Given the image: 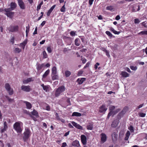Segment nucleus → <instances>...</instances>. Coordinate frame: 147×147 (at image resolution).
<instances>
[{
    "label": "nucleus",
    "mask_w": 147,
    "mask_h": 147,
    "mask_svg": "<svg viewBox=\"0 0 147 147\" xmlns=\"http://www.w3.org/2000/svg\"><path fill=\"white\" fill-rule=\"evenodd\" d=\"M130 135V134L129 131H127L125 134V140H128Z\"/></svg>",
    "instance_id": "29"
},
{
    "label": "nucleus",
    "mask_w": 147,
    "mask_h": 147,
    "mask_svg": "<svg viewBox=\"0 0 147 147\" xmlns=\"http://www.w3.org/2000/svg\"><path fill=\"white\" fill-rule=\"evenodd\" d=\"M139 116L141 117H144L146 115V114L143 113H140L139 114Z\"/></svg>",
    "instance_id": "46"
},
{
    "label": "nucleus",
    "mask_w": 147,
    "mask_h": 147,
    "mask_svg": "<svg viewBox=\"0 0 147 147\" xmlns=\"http://www.w3.org/2000/svg\"><path fill=\"white\" fill-rule=\"evenodd\" d=\"M140 10V6L139 5H134L132 6V9L131 11L132 12H136Z\"/></svg>",
    "instance_id": "10"
},
{
    "label": "nucleus",
    "mask_w": 147,
    "mask_h": 147,
    "mask_svg": "<svg viewBox=\"0 0 147 147\" xmlns=\"http://www.w3.org/2000/svg\"><path fill=\"white\" fill-rule=\"evenodd\" d=\"M65 88L64 86H61L58 88L56 90L55 95L57 97L62 94V93L65 90Z\"/></svg>",
    "instance_id": "3"
},
{
    "label": "nucleus",
    "mask_w": 147,
    "mask_h": 147,
    "mask_svg": "<svg viewBox=\"0 0 147 147\" xmlns=\"http://www.w3.org/2000/svg\"><path fill=\"white\" fill-rule=\"evenodd\" d=\"M111 30L115 34H119L120 32H117L116 30H115L113 28H111Z\"/></svg>",
    "instance_id": "37"
},
{
    "label": "nucleus",
    "mask_w": 147,
    "mask_h": 147,
    "mask_svg": "<svg viewBox=\"0 0 147 147\" xmlns=\"http://www.w3.org/2000/svg\"><path fill=\"white\" fill-rule=\"evenodd\" d=\"M24 102L25 103L27 109H30L31 108L32 105L30 102L26 101H24Z\"/></svg>",
    "instance_id": "21"
},
{
    "label": "nucleus",
    "mask_w": 147,
    "mask_h": 147,
    "mask_svg": "<svg viewBox=\"0 0 147 147\" xmlns=\"http://www.w3.org/2000/svg\"><path fill=\"white\" fill-rule=\"evenodd\" d=\"M43 58H46L47 57L48 55L45 51H44L43 52Z\"/></svg>",
    "instance_id": "39"
},
{
    "label": "nucleus",
    "mask_w": 147,
    "mask_h": 147,
    "mask_svg": "<svg viewBox=\"0 0 147 147\" xmlns=\"http://www.w3.org/2000/svg\"><path fill=\"white\" fill-rule=\"evenodd\" d=\"M85 80L86 78H82L81 79L78 78L77 79V81L79 84H82Z\"/></svg>",
    "instance_id": "22"
},
{
    "label": "nucleus",
    "mask_w": 147,
    "mask_h": 147,
    "mask_svg": "<svg viewBox=\"0 0 147 147\" xmlns=\"http://www.w3.org/2000/svg\"><path fill=\"white\" fill-rule=\"evenodd\" d=\"M41 86L42 87L43 90L47 92L48 90V86H45L43 84H42L41 85Z\"/></svg>",
    "instance_id": "33"
},
{
    "label": "nucleus",
    "mask_w": 147,
    "mask_h": 147,
    "mask_svg": "<svg viewBox=\"0 0 147 147\" xmlns=\"http://www.w3.org/2000/svg\"><path fill=\"white\" fill-rule=\"evenodd\" d=\"M5 88L8 92L9 94L10 95H12L13 91V89L11 88L10 86L8 83H6L5 84Z\"/></svg>",
    "instance_id": "4"
},
{
    "label": "nucleus",
    "mask_w": 147,
    "mask_h": 147,
    "mask_svg": "<svg viewBox=\"0 0 147 147\" xmlns=\"http://www.w3.org/2000/svg\"><path fill=\"white\" fill-rule=\"evenodd\" d=\"M10 6L11 10H13L16 7L17 4L15 3L11 2L10 4Z\"/></svg>",
    "instance_id": "24"
},
{
    "label": "nucleus",
    "mask_w": 147,
    "mask_h": 147,
    "mask_svg": "<svg viewBox=\"0 0 147 147\" xmlns=\"http://www.w3.org/2000/svg\"><path fill=\"white\" fill-rule=\"evenodd\" d=\"M107 108H106L105 106L102 105L100 108L99 112L101 113H105L107 110Z\"/></svg>",
    "instance_id": "14"
},
{
    "label": "nucleus",
    "mask_w": 147,
    "mask_h": 147,
    "mask_svg": "<svg viewBox=\"0 0 147 147\" xmlns=\"http://www.w3.org/2000/svg\"><path fill=\"white\" fill-rule=\"evenodd\" d=\"M18 5L20 8L22 9H25L24 4L22 0H18Z\"/></svg>",
    "instance_id": "8"
},
{
    "label": "nucleus",
    "mask_w": 147,
    "mask_h": 147,
    "mask_svg": "<svg viewBox=\"0 0 147 147\" xmlns=\"http://www.w3.org/2000/svg\"><path fill=\"white\" fill-rule=\"evenodd\" d=\"M93 127V123H89L88 125L87 126V129L89 130H92Z\"/></svg>",
    "instance_id": "26"
},
{
    "label": "nucleus",
    "mask_w": 147,
    "mask_h": 147,
    "mask_svg": "<svg viewBox=\"0 0 147 147\" xmlns=\"http://www.w3.org/2000/svg\"><path fill=\"white\" fill-rule=\"evenodd\" d=\"M50 72L49 69H48L47 70L42 76V78H45L49 74Z\"/></svg>",
    "instance_id": "32"
},
{
    "label": "nucleus",
    "mask_w": 147,
    "mask_h": 147,
    "mask_svg": "<svg viewBox=\"0 0 147 147\" xmlns=\"http://www.w3.org/2000/svg\"><path fill=\"white\" fill-rule=\"evenodd\" d=\"M119 122V121L118 119L115 120L111 124V127H116L118 124Z\"/></svg>",
    "instance_id": "15"
},
{
    "label": "nucleus",
    "mask_w": 147,
    "mask_h": 147,
    "mask_svg": "<svg viewBox=\"0 0 147 147\" xmlns=\"http://www.w3.org/2000/svg\"><path fill=\"white\" fill-rule=\"evenodd\" d=\"M36 65V69L38 71H39L41 69H42L43 67H44L45 66V65L44 63H42V64H40L39 63H37Z\"/></svg>",
    "instance_id": "13"
},
{
    "label": "nucleus",
    "mask_w": 147,
    "mask_h": 147,
    "mask_svg": "<svg viewBox=\"0 0 147 147\" xmlns=\"http://www.w3.org/2000/svg\"><path fill=\"white\" fill-rule=\"evenodd\" d=\"M26 42H24L21 43L20 44V46L22 47L23 49H24L25 47L26 44Z\"/></svg>",
    "instance_id": "36"
},
{
    "label": "nucleus",
    "mask_w": 147,
    "mask_h": 147,
    "mask_svg": "<svg viewBox=\"0 0 147 147\" xmlns=\"http://www.w3.org/2000/svg\"><path fill=\"white\" fill-rule=\"evenodd\" d=\"M120 18V17L119 15H117L115 18V19L116 20H119Z\"/></svg>",
    "instance_id": "64"
},
{
    "label": "nucleus",
    "mask_w": 147,
    "mask_h": 147,
    "mask_svg": "<svg viewBox=\"0 0 147 147\" xmlns=\"http://www.w3.org/2000/svg\"><path fill=\"white\" fill-rule=\"evenodd\" d=\"M70 34L71 36H74L75 35L76 32L74 31H71L70 32Z\"/></svg>",
    "instance_id": "50"
},
{
    "label": "nucleus",
    "mask_w": 147,
    "mask_h": 147,
    "mask_svg": "<svg viewBox=\"0 0 147 147\" xmlns=\"http://www.w3.org/2000/svg\"><path fill=\"white\" fill-rule=\"evenodd\" d=\"M140 22L139 20L138 19H135L134 20V23L135 24H138Z\"/></svg>",
    "instance_id": "57"
},
{
    "label": "nucleus",
    "mask_w": 147,
    "mask_h": 147,
    "mask_svg": "<svg viewBox=\"0 0 147 147\" xmlns=\"http://www.w3.org/2000/svg\"><path fill=\"white\" fill-rule=\"evenodd\" d=\"M83 71L82 70L79 71L78 73V76H81L83 74Z\"/></svg>",
    "instance_id": "51"
},
{
    "label": "nucleus",
    "mask_w": 147,
    "mask_h": 147,
    "mask_svg": "<svg viewBox=\"0 0 147 147\" xmlns=\"http://www.w3.org/2000/svg\"><path fill=\"white\" fill-rule=\"evenodd\" d=\"M79 40V39L78 38H77L75 39V45L77 46H79L80 45V43L78 42V41Z\"/></svg>",
    "instance_id": "34"
},
{
    "label": "nucleus",
    "mask_w": 147,
    "mask_h": 147,
    "mask_svg": "<svg viewBox=\"0 0 147 147\" xmlns=\"http://www.w3.org/2000/svg\"><path fill=\"white\" fill-rule=\"evenodd\" d=\"M26 36H27L28 35V33L29 32V25H28V26H26Z\"/></svg>",
    "instance_id": "42"
},
{
    "label": "nucleus",
    "mask_w": 147,
    "mask_h": 147,
    "mask_svg": "<svg viewBox=\"0 0 147 147\" xmlns=\"http://www.w3.org/2000/svg\"><path fill=\"white\" fill-rule=\"evenodd\" d=\"M81 142L83 145H86L87 143V139L86 136L82 135L80 136Z\"/></svg>",
    "instance_id": "7"
},
{
    "label": "nucleus",
    "mask_w": 147,
    "mask_h": 147,
    "mask_svg": "<svg viewBox=\"0 0 147 147\" xmlns=\"http://www.w3.org/2000/svg\"><path fill=\"white\" fill-rule=\"evenodd\" d=\"M14 51H15V53H19L21 51V49H20L19 48H15Z\"/></svg>",
    "instance_id": "38"
},
{
    "label": "nucleus",
    "mask_w": 147,
    "mask_h": 147,
    "mask_svg": "<svg viewBox=\"0 0 147 147\" xmlns=\"http://www.w3.org/2000/svg\"><path fill=\"white\" fill-rule=\"evenodd\" d=\"M105 33L107 35L109 36H110V37H112V34L110 33V32L109 31H106Z\"/></svg>",
    "instance_id": "43"
},
{
    "label": "nucleus",
    "mask_w": 147,
    "mask_h": 147,
    "mask_svg": "<svg viewBox=\"0 0 147 147\" xmlns=\"http://www.w3.org/2000/svg\"><path fill=\"white\" fill-rule=\"evenodd\" d=\"M57 71L56 67L54 66L53 67L52 69V74L53 75H55L57 74Z\"/></svg>",
    "instance_id": "30"
},
{
    "label": "nucleus",
    "mask_w": 147,
    "mask_h": 147,
    "mask_svg": "<svg viewBox=\"0 0 147 147\" xmlns=\"http://www.w3.org/2000/svg\"><path fill=\"white\" fill-rule=\"evenodd\" d=\"M34 80L32 78H27V79L24 80H23V83L24 84H26L29 82L33 81Z\"/></svg>",
    "instance_id": "16"
},
{
    "label": "nucleus",
    "mask_w": 147,
    "mask_h": 147,
    "mask_svg": "<svg viewBox=\"0 0 147 147\" xmlns=\"http://www.w3.org/2000/svg\"><path fill=\"white\" fill-rule=\"evenodd\" d=\"M61 12H65V5L64 4L63 6H62L61 8L60 9Z\"/></svg>",
    "instance_id": "41"
},
{
    "label": "nucleus",
    "mask_w": 147,
    "mask_h": 147,
    "mask_svg": "<svg viewBox=\"0 0 147 147\" xmlns=\"http://www.w3.org/2000/svg\"><path fill=\"white\" fill-rule=\"evenodd\" d=\"M90 63L89 62H88L86 64L85 66L84 67V68H86L87 67H88L90 65Z\"/></svg>",
    "instance_id": "52"
},
{
    "label": "nucleus",
    "mask_w": 147,
    "mask_h": 147,
    "mask_svg": "<svg viewBox=\"0 0 147 147\" xmlns=\"http://www.w3.org/2000/svg\"><path fill=\"white\" fill-rule=\"evenodd\" d=\"M100 65L98 63H97L94 65V68L95 69H97L98 68V66L99 65Z\"/></svg>",
    "instance_id": "56"
},
{
    "label": "nucleus",
    "mask_w": 147,
    "mask_h": 147,
    "mask_svg": "<svg viewBox=\"0 0 147 147\" xmlns=\"http://www.w3.org/2000/svg\"><path fill=\"white\" fill-rule=\"evenodd\" d=\"M37 27H36L35 28V30H34V32L33 33V34L34 35L36 34H37Z\"/></svg>",
    "instance_id": "59"
},
{
    "label": "nucleus",
    "mask_w": 147,
    "mask_h": 147,
    "mask_svg": "<svg viewBox=\"0 0 147 147\" xmlns=\"http://www.w3.org/2000/svg\"><path fill=\"white\" fill-rule=\"evenodd\" d=\"M144 105V104H142L140 105L139 106L137 107L136 109H139L141 107H142Z\"/></svg>",
    "instance_id": "62"
},
{
    "label": "nucleus",
    "mask_w": 147,
    "mask_h": 147,
    "mask_svg": "<svg viewBox=\"0 0 147 147\" xmlns=\"http://www.w3.org/2000/svg\"><path fill=\"white\" fill-rule=\"evenodd\" d=\"M71 74V72L68 70H66L65 72V75L66 77H69Z\"/></svg>",
    "instance_id": "31"
},
{
    "label": "nucleus",
    "mask_w": 147,
    "mask_h": 147,
    "mask_svg": "<svg viewBox=\"0 0 147 147\" xmlns=\"http://www.w3.org/2000/svg\"><path fill=\"white\" fill-rule=\"evenodd\" d=\"M31 114L32 115L35 116L36 118L39 117L38 112L35 109L33 110V111L31 112Z\"/></svg>",
    "instance_id": "23"
},
{
    "label": "nucleus",
    "mask_w": 147,
    "mask_h": 147,
    "mask_svg": "<svg viewBox=\"0 0 147 147\" xmlns=\"http://www.w3.org/2000/svg\"><path fill=\"white\" fill-rule=\"evenodd\" d=\"M24 135L23 139L24 141H26L28 140L31 135L30 129L28 128H26L25 131L24 133Z\"/></svg>",
    "instance_id": "2"
},
{
    "label": "nucleus",
    "mask_w": 147,
    "mask_h": 147,
    "mask_svg": "<svg viewBox=\"0 0 147 147\" xmlns=\"http://www.w3.org/2000/svg\"><path fill=\"white\" fill-rule=\"evenodd\" d=\"M101 140L102 143L106 142L107 140V136L104 133H102L101 135Z\"/></svg>",
    "instance_id": "12"
},
{
    "label": "nucleus",
    "mask_w": 147,
    "mask_h": 147,
    "mask_svg": "<svg viewBox=\"0 0 147 147\" xmlns=\"http://www.w3.org/2000/svg\"><path fill=\"white\" fill-rule=\"evenodd\" d=\"M121 75L123 77L126 78L129 76V74L125 71H122Z\"/></svg>",
    "instance_id": "25"
},
{
    "label": "nucleus",
    "mask_w": 147,
    "mask_h": 147,
    "mask_svg": "<svg viewBox=\"0 0 147 147\" xmlns=\"http://www.w3.org/2000/svg\"><path fill=\"white\" fill-rule=\"evenodd\" d=\"M117 135L116 134L115 132L112 133V140L113 142L116 141L117 139Z\"/></svg>",
    "instance_id": "17"
},
{
    "label": "nucleus",
    "mask_w": 147,
    "mask_h": 147,
    "mask_svg": "<svg viewBox=\"0 0 147 147\" xmlns=\"http://www.w3.org/2000/svg\"><path fill=\"white\" fill-rule=\"evenodd\" d=\"M21 88L22 90L26 92H29L31 90V89L29 86L22 85Z\"/></svg>",
    "instance_id": "6"
},
{
    "label": "nucleus",
    "mask_w": 147,
    "mask_h": 147,
    "mask_svg": "<svg viewBox=\"0 0 147 147\" xmlns=\"http://www.w3.org/2000/svg\"><path fill=\"white\" fill-rule=\"evenodd\" d=\"M129 129L130 131L131 132H133L134 131V128L132 125H130L129 127Z\"/></svg>",
    "instance_id": "48"
},
{
    "label": "nucleus",
    "mask_w": 147,
    "mask_h": 147,
    "mask_svg": "<svg viewBox=\"0 0 147 147\" xmlns=\"http://www.w3.org/2000/svg\"><path fill=\"white\" fill-rule=\"evenodd\" d=\"M59 78V77L57 75H54L52 76V79L53 80H57Z\"/></svg>",
    "instance_id": "40"
},
{
    "label": "nucleus",
    "mask_w": 147,
    "mask_h": 147,
    "mask_svg": "<svg viewBox=\"0 0 147 147\" xmlns=\"http://www.w3.org/2000/svg\"><path fill=\"white\" fill-rule=\"evenodd\" d=\"M141 24L144 26L145 27H147V22L145 21L142 22Z\"/></svg>",
    "instance_id": "47"
},
{
    "label": "nucleus",
    "mask_w": 147,
    "mask_h": 147,
    "mask_svg": "<svg viewBox=\"0 0 147 147\" xmlns=\"http://www.w3.org/2000/svg\"><path fill=\"white\" fill-rule=\"evenodd\" d=\"M56 6L55 5H53L49 9V10L48 11L47 13V16H49L50 15V14L52 11L53 10V9H54V8H55V7Z\"/></svg>",
    "instance_id": "18"
},
{
    "label": "nucleus",
    "mask_w": 147,
    "mask_h": 147,
    "mask_svg": "<svg viewBox=\"0 0 147 147\" xmlns=\"http://www.w3.org/2000/svg\"><path fill=\"white\" fill-rule=\"evenodd\" d=\"M138 34L142 35H147V31H141L139 32Z\"/></svg>",
    "instance_id": "45"
},
{
    "label": "nucleus",
    "mask_w": 147,
    "mask_h": 147,
    "mask_svg": "<svg viewBox=\"0 0 147 147\" xmlns=\"http://www.w3.org/2000/svg\"><path fill=\"white\" fill-rule=\"evenodd\" d=\"M14 14V12H9L6 13L5 14L8 17L11 18L13 16Z\"/></svg>",
    "instance_id": "27"
},
{
    "label": "nucleus",
    "mask_w": 147,
    "mask_h": 147,
    "mask_svg": "<svg viewBox=\"0 0 147 147\" xmlns=\"http://www.w3.org/2000/svg\"><path fill=\"white\" fill-rule=\"evenodd\" d=\"M56 118L58 120H59L60 119V118L58 114L56 113L55 114Z\"/></svg>",
    "instance_id": "53"
},
{
    "label": "nucleus",
    "mask_w": 147,
    "mask_h": 147,
    "mask_svg": "<svg viewBox=\"0 0 147 147\" xmlns=\"http://www.w3.org/2000/svg\"><path fill=\"white\" fill-rule=\"evenodd\" d=\"M106 55L109 57H110L109 52L107 50L105 52Z\"/></svg>",
    "instance_id": "58"
},
{
    "label": "nucleus",
    "mask_w": 147,
    "mask_h": 147,
    "mask_svg": "<svg viewBox=\"0 0 147 147\" xmlns=\"http://www.w3.org/2000/svg\"><path fill=\"white\" fill-rule=\"evenodd\" d=\"M18 26H12L9 28V31L11 32H15L18 30Z\"/></svg>",
    "instance_id": "9"
},
{
    "label": "nucleus",
    "mask_w": 147,
    "mask_h": 147,
    "mask_svg": "<svg viewBox=\"0 0 147 147\" xmlns=\"http://www.w3.org/2000/svg\"><path fill=\"white\" fill-rule=\"evenodd\" d=\"M11 10H11V8H5L4 9V11H5L6 13L10 12Z\"/></svg>",
    "instance_id": "44"
},
{
    "label": "nucleus",
    "mask_w": 147,
    "mask_h": 147,
    "mask_svg": "<svg viewBox=\"0 0 147 147\" xmlns=\"http://www.w3.org/2000/svg\"><path fill=\"white\" fill-rule=\"evenodd\" d=\"M113 7L112 6H108L106 7V9L107 10L113 11Z\"/></svg>",
    "instance_id": "35"
},
{
    "label": "nucleus",
    "mask_w": 147,
    "mask_h": 147,
    "mask_svg": "<svg viewBox=\"0 0 147 147\" xmlns=\"http://www.w3.org/2000/svg\"><path fill=\"white\" fill-rule=\"evenodd\" d=\"M67 145V144L66 142H63L62 144L61 147H65Z\"/></svg>",
    "instance_id": "60"
},
{
    "label": "nucleus",
    "mask_w": 147,
    "mask_h": 147,
    "mask_svg": "<svg viewBox=\"0 0 147 147\" xmlns=\"http://www.w3.org/2000/svg\"><path fill=\"white\" fill-rule=\"evenodd\" d=\"M72 145L74 146L79 147L80 146L79 142L78 140H75L72 143Z\"/></svg>",
    "instance_id": "19"
},
{
    "label": "nucleus",
    "mask_w": 147,
    "mask_h": 147,
    "mask_svg": "<svg viewBox=\"0 0 147 147\" xmlns=\"http://www.w3.org/2000/svg\"><path fill=\"white\" fill-rule=\"evenodd\" d=\"M41 6L40 5H39V4L37 6V11H38L40 9Z\"/></svg>",
    "instance_id": "63"
},
{
    "label": "nucleus",
    "mask_w": 147,
    "mask_h": 147,
    "mask_svg": "<svg viewBox=\"0 0 147 147\" xmlns=\"http://www.w3.org/2000/svg\"><path fill=\"white\" fill-rule=\"evenodd\" d=\"M81 60H82V62L83 64L85 63L86 62V60L85 58H82Z\"/></svg>",
    "instance_id": "55"
},
{
    "label": "nucleus",
    "mask_w": 147,
    "mask_h": 147,
    "mask_svg": "<svg viewBox=\"0 0 147 147\" xmlns=\"http://www.w3.org/2000/svg\"><path fill=\"white\" fill-rule=\"evenodd\" d=\"M81 116V113L77 112H74L72 115V116L80 117Z\"/></svg>",
    "instance_id": "28"
},
{
    "label": "nucleus",
    "mask_w": 147,
    "mask_h": 147,
    "mask_svg": "<svg viewBox=\"0 0 147 147\" xmlns=\"http://www.w3.org/2000/svg\"><path fill=\"white\" fill-rule=\"evenodd\" d=\"M130 68L132 70H136L137 69V67L136 66H130Z\"/></svg>",
    "instance_id": "49"
},
{
    "label": "nucleus",
    "mask_w": 147,
    "mask_h": 147,
    "mask_svg": "<svg viewBox=\"0 0 147 147\" xmlns=\"http://www.w3.org/2000/svg\"><path fill=\"white\" fill-rule=\"evenodd\" d=\"M115 107L113 106H110L109 107L110 112L109 113L107 118H109L112 115H114L116 113H114L113 111L115 109Z\"/></svg>",
    "instance_id": "5"
},
{
    "label": "nucleus",
    "mask_w": 147,
    "mask_h": 147,
    "mask_svg": "<svg viewBox=\"0 0 147 147\" xmlns=\"http://www.w3.org/2000/svg\"><path fill=\"white\" fill-rule=\"evenodd\" d=\"M4 128L1 130V132H3L6 131L7 128V123L6 121L4 122Z\"/></svg>",
    "instance_id": "20"
},
{
    "label": "nucleus",
    "mask_w": 147,
    "mask_h": 147,
    "mask_svg": "<svg viewBox=\"0 0 147 147\" xmlns=\"http://www.w3.org/2000/svg\"><path fill=\"white\" fill-rule=\"evenodd\" d=\"M71 123L76 128L80 129H83V127L79 124H78L77 123L75 122L74 121H72Z\"/></svg>",
    "instance_id": "11"
},
{
    "label": "nucleus",
    "mask_w": 147,
    "mask_h": 147,
    "mask_svg": "<svg viewBox=\"0 0 147 147\" xmlns=\"http://www.w3.org/2000/svg\"><path fill=\"white\" fill-rule=\"evenodd\" d=\"M23 124L21 122H17L15 123L13 125L14 129L18 133H20L23 130Z\"/></svg>",
    "instance_id": "1"
},
{
    "label": "nucleus",
    "mask_w": 147,
    "mask_h": 147,
    "mask_svg": "<svg viewBox=\"0 0 147 147\" xmlns=\"http://www.w3.org/2000/svg\"><path fill=\"white\" fill-rule=\"evenodd\" d=\"M47 50L48 52L49 53H51L52 52V50L50 47H47Z\"/></svg>",
    "instance_id": "54"
},
{
    "label": "nucleus",
    "mask_w": 147,
    "mask_h": 147,
    "mask_svg": "<svg viewBox=\"0 0 147 147\" xmlns=\"http://www.w3.org/2000/svg\"><path fill=\"white\" fill-rule=\"evenodd\" d=\"M94 1V0H89V3L90 5H91L92 4Z\"/></svg>",
    "instance_id": "61"
}]
</instances>
